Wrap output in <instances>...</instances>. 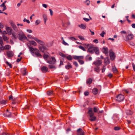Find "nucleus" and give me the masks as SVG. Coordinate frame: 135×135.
Returning <instances> with one entry per match:
<instances>
[{
  "instance_id": "obj_24",
  "label": "nucleus",
  "mask_w": 135,
  "mask_h": 135,
  "mask_svg": "<svg viewBox=\"0 0 135 135\" xmlns=\"http://www.w3.org/2000/svg\"><path fill=\"white\" fill-rule=\"evenodd\" d=\"M43 17L44 18V21L45 24H46V22L47 20V18L46 15L45 14L43 15Z\"/></svg>"
},
{
  "instance_id": "obj_62",
  "label": "nucleus",
  "mask_w": 135,
  "mask_h": 135,
  "mask_svg": "<svg viewBox=\"0 0 135 135\" xmlns=\"http://www.w3.org/2000/svg\"><path fill=\"white\" fill-rule=\"evenodd\" d=\"M49 10L50 12V15L52 16L53 15V12L51 9H49Z\"/></svg>"
},
{
  "instance_id": "obj_34",
  "label": "nucleus",
  "mask_w": 135,
  "mask_h": 135,
  "mask_svg": "<svg viewBox=\"0 0 135 135\" xmlns=\"http://www.w3.org/2000/svg\"><path fill=\"white\" fill-rule=\"evenodd\" d=\"M126 114L128 115H131L132 113L133 112L132 111L129 110H126Z\"/></svg>"
},
{
  "instance_id": "obj_53",
  "label": "nucleus",
  "mask_w": 135,
  "mask_h": 135,
  "mask_svg": "<svg viewBox=\"0 0 135 135\" xmlns=\"http://www.w3.org/2000/svg\"><path fill=\"white\" fill-rule=\"evenodd\" d=\"M89 94V93L88 91H86L84 93V94L86 96H88Z\"/></svg>"
},
{
  "instance_id": "obj_55",
  "label": "nucleus",
  "mask_w": 135,
  "mask_h": 135,
  "mask_svg": "<svg viewBox=\"0 0 135 135\" xmlns=\"http://www.w3.org/2000/svg\"><path fill=\"white\" fill-rule=\"evenodd\" d=\"M23 74L24 75H26V69H24L23 70Z\"/></svg>"
},
{
  "instance_id": "obj_43",
  "label": "nucleus",
  "mask_w": 135,
  "mask_h": 135,
  "mask_svg": "<svg viewBox=\"0 0 135 135\" xmlns=\"http://www.w3.org/2000/svg\"><path fill=\"white\" fill-rule=\"evenodd\" d=\"M112 71L115 73H116L117 72V70L115 67L112 68Z\"/></svg>"
},
{
  "instance_id": "obj_41",
  "label": "nucleus",
  "mask_w": 135,
  "mask_h": 135,
  "mask_svg": "<svg viewBox=\"0 0 135 135\" xmlns=\"http://www.w3.org/2000/svg\"><path fill=\"white\" fill-rule=\"evenodd\" d=\"M78 47L80 48V49H81L82 50H83L84 51H86V50H85V48L83 47V46L80 45L78 46Z\"/></svg>"
},
{
  "instance_id": "obj_42",
  "label": "nucleus",
  "mask_w": 135,
  "mask_h": 135,
  "mask_svg": "<svg viewBox=\"0 0 135 135\" xmlns=\"http://www.w3.org/2000/svg\"><path fill=\"white\" fill-rule=\"evenodd\" d=\"M84 46L85 48H87L88 47H89L90 45L89 44H84L83 45Z\"/></svg>"
},
{
  "instance_id": "obj_44",
  "label": "nucleus",
  "mask_w": 135,
  "mask_h": 135,
  "mask_svg": "<svg viewBox=\"0 0 135 135\" xmlns=\"http://www.w3.org/2000/svg\"><path fill=\"white\" fill-rule=\"evenodd\" d=\"M52 59L51 61H53L54 62V64L56 61V60L55 59V57H51V58H50V59Z\"/></svg>"
},
{
  "instance_id": "obj_19",
  "label": "nucleus",
  "mask_w": 135,
  "mask_h": 135,
  "mask_svg": "<svg viewBox=\"0 0 135 135\" xmlns=\"http://www.w3.org/2000/svg\"><path fill=\"white\" fill-rule=\"evenodd\" d=\"M94 71L98 73H99L100 70V67L99 66H96L94 68Z\"/></svg>"
},
{
  "instance_id": "obj_21",
  "label": "nucleus",
  "mask_w": 135,
  "mask_h": 135,
  "mask_svg": "<svg viewBox=\"0 0 135 135\" xmlns=\"http://www.w3.org/2000/svg\"><path fill=\"white\" fill-rule=\"evenodd\" d=\"M47 53L48 54L47 52L44 53V54L43 55V57L44 59L46 60H47V59L49 57V56L48 54H47Z\"/></svg>"
},
{
  "instance_id": "obj_61",
  "label": "nucleus",
  "mask_w": 135,
  "mask_h": 135,
  "mask_svg": "<svg viewBox=\"0 0 135 135\" xmlns=\"http://www.w3.org/2000/svg\"><path fill=\"white\" fill-rule=\"evenodd\" d=\"M83 20H85L86 22H88L89 21V19L85 18H83Z\"/></svg>"
},
{
  "instance_id": "obj_5",
  "label": "nucleus",
  "mask_w": 135,
  "mask_h": 135,
  "mask_svg": "<svg viewBox=\"0 0 135 135\" xmlns=\"http://www.w3.org/2000/svg\"><path fill=\"white\" fill-rule=\"evenodd\" d=\"M10 23L14 30L16 32H17L18 29L14 23L12 21H11L10 22Z\"/></svg>"
},
{
  "instance_id": "obj_11",
  "label": "nucleus",
  "mask_w": 135,
  "mask_h": 135,
  "mask_svg": "<svg viewBox=\"0 0 135 135\" xmlns=\"http://www.w3.org/2000/svg\"><path fill=\"white\" fill-rule=\"evenodd\" d=\"M134 37L133 35L131 34H129L126 37V41H128V40H131L133 39Z\"/></svg>"
},
{
  "instance_id": "obj_46",
  "label": "nucleus",
  "mask_w": 135,
  "mask_h": 135,
  "mask_svg": "<svg viewBox=\"0 0 135 135\" xmlns=\"http://www.w3.org/2000/svg\"><path fill=\"white\" fill-rule=\"evenodd\" d=\"M6 63L8 65L9 67L10 68H12V66L11 64L9 63L8 61H6Z\"/></svg>"
},
{
  "instance_id": "obj_29",
  "label": "nucleus",
  "mask_w": 135,
  "mask_h": 135,
  "mask_svg": "<svg viewBox=\"0 0 135 135\" xmlns=\"http://www.w3.org/2000/svg\"><path fill=\"white\" fill-rule=\"evenodd\" d=\"M11 113L10 112H7L4 115V116L6 117H10L11 116Z\"/></svg>"
},
{
  "instance_id": "obj_57",
  "label": "nucleus",
  "mask_w": 135,
  "mask_h": 135,
  "mask_svg": "<svg viewBox=\"0 0 135 135\" xmlns=\"http://www.w3.org/2000/svg\"><path fill=\"white\" fill-rule=\"evenodd\" d=\"M106 69V67L105 66L103 67V68L102 69V73H104Z\"/></svg>"
},
{
  "instance_id": "obj_49",
  "label": "nucleus",
  "mask_w": 135,
  "mask_h": 135,
  "mask_svg": "<svg viewBox=\"0 0 135 135\" xmlns=\"http://www.w3.org/2000/svg\"><path fill=\"white\" fill-rule=\"evenodd\" d=\"M62 43L65 45L68 46L69 45V44L66 42L64 40L62 41Z\"/></svg>"
},
{
  "instance_id": "obj_59",
  "label": "nucleus",
  "mask_w": 135,
  "mask_h": 135,
  "mask_svg": "<svg viewBox=\"0 0 135 135\" xmlns=\"http://www.w3.org/2000/svg\"><path fill=\"white\" fill-rule=\"evenodd\" d=\"M69 39L73 41H75L76 40L74 37H70L69 38Z\"/></svg>"
},
{
  "instance_id": "obj_14",
  "label": "nucleus",
  "mask_w": 135,
  "mask_h": 135,
  "mask_svg": "<svg viewBox=\"0 0 135 135\" xmlns=\"http://www.w3.org/2000/svg\"><path fill=\"white\" fill-rule=\"evenodd\" d=\"M73 58L75 60H77L78 61L80 59H84V57L83 56H73Z\"/></svg>"
},
{
  "instance_id": "obj_10",
  "label": "nucleus",
  "mask_w": 135,
  "mask_h": 135,
  "mask_svg": "<svg viewBox=\"0 0 135 135\" xmlns=\"http://www.w3.org/2000/svg\"><path fill=\"white\" fill-rule=\"evenodd\" d=\"M109 56L110 59L112 61H113L115 58V55L114 52L113 51H110Z\"/></svg>"
},
{
  "instance_id": "obj_32",
  "label": "nucleus",
  "mask_w": 135,
  "mask_h": 135,
  "mask_svg": "<svg viewBox=\"0 0 135 135\" xmlns=\"http://www.w3.org/2000/svg\"><path fill=\"white\" fill-rule=\"evenodd\" d=\"M47 94L48 95H51L54 94L53 91L52 90H49L47 91Z\"/></svg>"
},
{
  "instance_id": "obj_31",
  "label": "nucleus",
  "mask_w": 135,
  "mask_h": 135,
  "mask_svg": "<svg viewBox=\"0 0 135 135\" xmlns=\"http://www.w3.org/2000/svg\"><path fill=\"white\" fill-rule=\"evenodd\" d=\"M92 80L91 78H89L86 81V83L88 85L92 83Z\"/></svg>"
},
{
  "instance_id": "obj_47",
  "label": "nucleus",
  "mask_w": 135,
  "mask_h": 135,
  "mask_svg": "<svg viewBox=\"0 0 135 135\" xmlns=\"http://www.w3.org/2000/svg\"><path fill=\"white\" fill-rule=\"evenodd\" d=\"M78 37L81 40H85V38L82 36H79Z\"/></svg>"
},
{
  "instance_id": "obj_60",
  "label": "nucleus",
  "mask_w": 135,
  "mask_h": 135,
  "mask_svg": "<svg viewBox=\"0 0 135 135\" xmlns=\"http://www.w3.org/2000/svg\"><path fill=\"white\" fill-rule=\"evenodd\" d=\"M27 37H28L29 38H30V39H33V38H34L35 37H32L30 35H27Z\"/></svg>"
},
{
  "instance_id": "obj_22",
  "label": "nucleus",
  "mask_w": 135,
  "mask_h": 135,
  "mask_svg": "<svg viewBox=\"0 0 135 135\" xmlns=\"http://www.w3.org/2000/svg\"><path fill=\"white\" fill-rule=\"evenodd\" d=\"M3 41L2 38L1 37H0V48L1 49H3Z\"/></svg>"
},
{
  "instance_id": "obj_23",
  "label": "nucleus",
  "mask_w": 135,
  "mask_h": 135,
  "mask_svg": "<svg viewBox=\"0 0 135 135\" xmlns=\"http://www.w3.org/2000/svg\"><path fill=\"white\" fill-rule=\"evenodd\" d=\"M92 92L94 94L96 95L98 93V90L97 88H94L93 89Z\"/></svg>"
},
{
  "instance_id": "obj_54",
  "label": "nucleus",
  "mask_w": 135,
  "mask_h": 135,
  "mask_svg": "<svg viewBox=\"0 0 135 135\" xmlns=\"http://www.w3.org/2000/svg\"><path fill=\"white\" fill-rule=\"evenodd\" d=\"M73 64L76 67H78V63L76 61H74L73 63Z\"/></svg>"
},
{
  "instance_id": "obj_16",
  "label": "nucleus",
  "mask_w": 135,
  "mask_h": 135,
  "mask_svg": "<svg viewBox=\"0 0 135 135\" xmlns=\"http://www.w3.org/2000/svg\"><path fill=\"white\" fill-rule=\"evenodd\" d=\"M97 55H98L99 53V50L98 48L97 47H95L94 49V52Z\"/></svg>"
},
{
  "instance_id": "obj_52",
  "label": "nucleus",
  "mask_w": 135,
  "mask_h": 135,
  "mask_svg": "<svg viewBox=\"0 0 135 135\" xmlns=\"http://www.w3.org/2000/svg\"><path fill=\"white\" fill-rule=\"evenodd\" d=\"M47 62L49 64H54V62L52 61L51 60H48L47 61Z\"/></svg>"
},
{
  "instance_id": "obj_35",
  "label": "nucleus",
  "mask_w": 135,
  "mask_h": 135,
  "mask_svg": "<svg viewBox=\"0 0 135 135\" xmlns=\"http://www.w3.org/2000/svg\"><path fill=\"white\" fill-rule=\"evenodd\" d=\"M2 36L3 39L4 41H6L7 40L9 39V38L8 37L4 35H2Z\"/></svg>"
},
{
  "instance_id": "obj_25",
  "label": "nucleus",
  "mask_w": 135,
  "mask_h": 135,
  "mask_svg": "<svg viewBox=\"0 0 135 135\" xmlns=\"http://www.w3.org/2000/svg\"><path fill=\"white\" fill-rule=\"evenodd\" d=\"M11 48V46L8 45H7L5 46L4 47L3 46V49H1L2 50H8Z\"/></svg>"
},
{
  "instance_id": "obj_6",
  "label": "nucleus",
  "mask_w": 135,
  "mask_h": 135,
  "mask_svg": "<svg viewBox=\"0 0 135 135\" xmlns=\"http://www.w3.org/2000/svg\"><path fill=\"white\" fill-rule=\"evenodd\" d=\"M95 47H94L92 45H90L88 50L87 52L91 54L94 53V49Z\"/></svg>"
},
{
  "instance_id": "obj_18",
  "label": "nucleus",
  "mask_w": 135,
  "mask_h": 135,
  "mask_svg": "<svg viewBox=\"0 0 135 135\" xmlns=\"http://www.w3.org/2000/svg\"><path fill=\"white\" fill-rule=\"evenodd\" d=\"M7 55L8 57H12L13 55V53L12 52L8 51L7 52Z\"/></svg>"
},
{
  "instance_id": "obj_45",
  "label": "nucleus",
  "mask_w": 135,
  "mask_h": 135,
  "mask_svg": "<svg viewBox=\"0 0 135 135\" xmlns=\"http://www.w3.org/2000/svg\"><path fill=\"white\" fill-rule=\"evenodd\" d=\"M98 107H94L93 108L94 111L95 113L97 112L98 110Z\"/></svg>"
},
{
  "instance_id": "obj_36",
  "label": "nucleus",
  "mask_w": 135,
  "mask_h": 135,
  "mask_svg": "<svg viewBox=\"0 0 135 135\" xmlns=\"http://www.w3.org/2000/svg\"><path fill=\"white\" fill-rule=\"evenodd\" d=\"M49 68L50 69L54 68L56 69V67L55 66L53 65H49L48 66Z\"/></svg>"
},
{
  "instance_id": "obj_28",
  "label": "nucleus",
  "mask_w": 135,
  "mask_h": 135,
  "mask_svg": "<svg viewBox=\"0 0 135 135\" xmlns=\"http://www.w3.org/2000/svg\"><path fill=\"white\" fill-rule=\"evenodd\" d=\"M0 7H3V8L2 10V11H3L5 10H6L7 9L6 7L5 4H4V3H3L2 4L0 5Z\"/></svg>"
},
{
  "instance_id": "obj_20",
  "label": "nucleus",
  "mask_w": 135,
  "mask_h": 135,
  "mask_svg": "<svg viewBox=\"0 0 135 135\" xmlns=\"http://www.w3.org/2000/svg\"><path fill=\"white\" fill-rule=\"evenodd\" d=\"M104 63L107 64H109L110 63V60L108 57H106L104 59Z\"/></svg>"
},
{
  "instance_id": "obj_3",
  "label": "nucleus",
  "mask_w": 135,
  "mask_h": 135,
  "mask_svg": "<svg viewBox=\"0 0 135 135\" xmlns=\"http://www.w3.org/2000/svg\"><path fill=\"white\" fill-rule=\"evenodd\" d=\"M102 60L98 59L94 61L93 63V64L95 65L96 66H99L102 64Z\"/></svg>"
},
{
  "instance_id": "obj_13",
  "label": "nucleus",
  "mask_w": 135,
  "mask_h": 135,
  "mask_svg": "<svg viewBox=\"0 0 135 135\" xmlns=\"http://www.w3.org/2000/svg\"><path fill=\"white\" fill-rule=\"evenodd\" d=\"M41 70V71L43 73H46L48 70V68L45 66H43L42 67Z\"/></svg>"
},
{
  "instance_id": "obj_58",
  "label": "nucleus",
  "mask_w": 135,
  "mask_h": 135,
  "mask_svg": "<svg viewBox=\"0 0 135 135\" xmlns=\"http://www.w3.org/2000/svg\"><path fill=\"white\" fill-rule=\"evenodd\" d=\"M105 34V33L104 31L102 32V33H101L100 34V35L102 37H103L104 36V35Z\"/></svg>"
},
{
  "instance_id": "obj_63",
  "label": "nucleus",
  "mask_w": 135,
  "mask_h": 135,
  "mask_svg": "<svg viewBox=\"0 0 135 135\" xmlns=\"http://www.w3.org/2000/svg\"><path fill=\"white\" fill-rule=\"evenodd\" d=\"M2 35H4L7 34V33L5 31H4L2 33Z\"/></svg>"
},
{
  "instance_id": "obj_8",
  "label": "nucleus",
  "mask_w": 135,
  "mask_h": 135,
  "mask_svg": "<svg viewBox=\"0 0 135 135\" xmlns=\"http://www.w3.org/2000/svg\"><path fill=\"white\" fill-rule=\"evenodd\" d=\"M33 39L36 41L39 44L41 45V46L45 45V43L43 41L38 39L37 38L35 37L33 38Z\"/></svg>"
},
{
  "instance_id": "obj_33",
  "label": "nucleus",
  "mask_w": 135,
  "mask_h": 135,
  "mask_svg": "<svg viewBox=\"0 0 135 135\" xmlns=\"http://www.w3.org/2000/svg\"><path fill=\"white\" fill-rule=\"evenodd\" d=\"M11 34L12 35V36L15 39H16L17 38V36L16 33L14 32H13Z\"/></svg>"
},
{
  "instance_id": "obj_1",
  "label": "nucleus",
  "mask_w": 135,
  "mask_h": 135,
  "mask_svg": "<svg viewBox=\"0 0 135 135\" xmlns=\"http://www.w3.org/2000/svg\"><path fill=\"white\" fill-rule=\"evenodd\" d=\"M88 114H89V120L91 121H94L96 120V117L94 115V113L93 112L92 108H88Z\"/></svg>"
},
{
  "instance_id": "obj_26",
  "label": "nucleus",
  "mask_w": 135,
  "mask_h": 135,
  "mask_svg": "<svg viewBox=\"0 0 135 135\" xmlns=\"http://www.w3.org/2000/svg\"><path fill=\"white\" fill-rule=\"evenodd\" d=\"M39 51H35L34 53L37 57H41L42 56L41 54L39 52Z\"/></svg>"
},
{
  "instance_id": "obj_50",
  "label": "nucleus",
  "mask_w": 135,
  "mask_h": 135,
  "mask_svg": "<svg viewBox=\"0 0 135 135\" xmlns=\"http://www.w3.org/2000/svg\"><path fill=\"white\" fill-rule=\"evenodd\" d=\"M23 21L24 22H26L28 23H29L30 22L29 20L26 19V18H25L23 20Z\"/></svg>"
},
{
  "instance_id": "obj_15",
  "label": "nucleus",
  "mask_w": 135,
  "mask_h": 135,
  "mask_svg": "<svg viewBox=\"0 0 135 135\" xmlns=\"http://www.w3.org/2000/svg\"><path fill=\"white\" fill-rule=\"evenodd\" d=\"M6 30L8 32V34L11 35V34L12 30L11 27H7L6 28Z\"/></svg>"
},
{
  "instance_id": "obj_30",
  "label": "nucleus",
  "mask_w": 135,
  "mask_h": 135,
  "mask_svg": "<svg viewBox=\"0 0 135 135\" xmlns=\"http://www.w3.org/2000/svg\"><path fill=\"white\" fill-rule=\"evenodd\" d=\"M79 26L81 28L83 29H85L86 27V25L83 24H81L80 25H79Z\"/></svg>"
},
{
  "instance_id": "obj_56",
  "label": "nucleus",
  "mask_w": 135,
  "mask_h": 135,
  "mask_svg": "<svg viewBox=\"0 0 135 135\" xmlns=\"http://www.w3.org/2000/svg\"><path fill=\"white\" fill-rule=\"evenodd\" d=\"M114 129L115 130L117 131L120 129V128L118 127H115L114 128Z\"/></svg>"
},
{
  "instance_id": "obj_4",
  "label": "nucleus",
  "mask_w": 135,
  "mask_h": 135,
  "mask_svg": "<svg viewBox=\"0 0 135 135\" xmlns=\"http://www.w3.org/2000/svg\"><path fill=\"white\" fill-rule=\"evenodd\" d=\"M124 99V95L121 94H119L116 97V100L118 102L123 101Z\"/></svg>"
},
{
  "instance_id": "obj_39",
  "label": "nucleus",
  "mask_w": 135,
  "mask_h": 135,
  "mask_svg": "<svg viewBox=\"0 0 135 135\" xmlns=\"http://www.w3.org/2000/svg\"><path fill=\"white\" fill-rule=\"evenodd\" d=\"M7 102V101L5 100H3L1 101L0 103L2 104H6Z\"/></svg>"
},
{
  "instance_id": "obj_7",
  "label": "nucleus",
  "mask_w": 135,
  "mask_h": 135,
  "mask_svg": "<svg viewBox=\"0 0 135 135\" xmlns=\"http://www.w3.org/2000/svg\"><path fill=\"white\" fill-rule=\"evenodd\" d=\"M43 45L42 46H38V48L40 51L43 53H45L44 51L45 50H47V49L46 47Z\"/></svg>"
},
{
  "instance_id": "obj_9",
  "label": "nucleus",
  "mask_w": 135,
  "mask_h": 135,
  "mask_svg": "<svg viewBox=\"0 0 135 135\" xmlns=\"http://www.w3.org/2000/svg\"><path fill=\"white\" fill-rule=\"evenodd\" d=\"M77 132L78 135H84V131L81 128L78 129L77 131Z\"/></svg>"
},
{
  "instance_id": "obj_27",
  "label": "nucleus",
  "mask_w": 135,
  "mask_h": 135,
  "mask_svg": "<svg viewBox=\"0 0 135 135\" xmlns=\"http://www.w3.org/2000/svg\"><path fill=\"white\" fill-rule=\"evenodd\" d=\"M29 42L30 43V46H31V45L34 46H36L37 45L36 43L34 41H29Z\"/></svg>"
},
{
  "instance_id": "obj_51",
  "label": "nucleus",
  "mask_w": 135,
  "mask_h": 135,
  "mask_svg": "<svg viewBox=\"0 0 135 135\" xmlns=\"http://www.w3.org/2000/svg\"><path fill=\"white\" fill-rule=\"evenodd\" d=\"M40 22V20H38L36 21L35 22V23L36 25L39 24Z\"/></svg>"
},
{
  "instance_id": "obj_17",
  "label": "nucleus",
  "mask_w": 135,
  "mask_h": 135,
  "mask_svg": "<svg viewBox=\"0 0 135 135\" xmlns=\"http://www.w3.org/2000/svg\"><path fill=\"white\" fill-rule=\"evenodd\" d=\"M28 47L31 54L33 55V54L34 53V48L32 47V46H31L30 45L28 46Z\"/></svg>"
},
{
  "instance_id": "obj_38",
  "label": "nucleus",
  "mask_w": 135,
  "mask_h": 135,
  "mask_svg": "<svg viewBox=\"0 0 135 135\" xmlns=\"http://www.w3.org/2000/svg\"><path fill=\"white\" fill-rule=\"evenodd\" d=\"M65 68L66 69H69L72 68V66L71 65H67L65 66Z\"/></svg>"
},
{
  "instance_id": "obj_2",
  "label": "nucleus",
  "mask_w": 135,
  "mask_h": 135,
  "mask_svg": "<svg viewBox=\"0 0 135 135\" xmlns=\"http://www.w3.org/2000/svg\"><path fill=\"white\" fill-rule=\"evenodd\" d=\"M21 31L22 33L23 32ZM18 36L19 37V40L22 41L25 40L26 39H27V37L23 33L21 34H18Z\"/></svg>"
},
{
  "instance_id": "obj_12",
  "label": "nucleus",
  "mask_w": 135,
  "mask_h": 135,
  "mask_svg": "<svg viewBox=\"0 0 135 135\" xmlns=\"http://www.w3.org/2000/svg\"><path fill=\"white\" fill-rule=\"evenodd\" d=\"M102 51L103 53L105 54L107 56L108 55V50L107 47H103L102 49Z\"/></svg>"
},
{
  "instance_id": "obj_40",
  "label": "nucleus",
  "mask_w": 135,
  "mask_h": 135,
  "mask_svg": "<svg viewBox=\"0 0 135 135\" xmlns=\"http://www.w3.org/2000/svg\"><path fill=\"white\" fill-rule=\"evenodd\" d=\"M66 57L67 59L69 60H71L72 59V56L70 55H69L66 56Z\"/></svg>"
},
{
  "instance_id": "obj_64",
  "label": "nucleus",
  "mask_w": 135,
  "mask_h": 135,
  "mask_svg": "<svg viewBox=\"0 0 135 135\" xmlns=\"http://www.w3.org/2000/svg\"><path fill=\"white\" fill-rule=\"evenodd\" d=\"M132 65L133 70L135 71V65L133 63L132 64Z\"/></svg>"
},
{
  "instance_id": "obj_48",
  "label": "nucleus",
  "mask_w": 135,
  "mask_h": 135,
  "mask_svg": "<svg viewBox=\"0 0 135 135\" xmlns=\"http://www.w3.org/2000/svg\"><path fill=\"white\" fill-rule=\"evenodd\" d=\"M82 59H79L78 60V61L81 64H83L84 63V62L82 60Z\"/></svg>"
},
{
  "instance_id": "obj_37",
  "label": "nucleus",
  "mask_w": 135,
  "mask_h": 135,
  "mask_svg": "<svg viewBox=\"0 0 135 135\" xmlns=\"http://www.w3.org/2000/svg\"><path fill=\"white\" fill-rule=\"evenodd\" d=\"M59 55L62 57H66V56L64 54L62 53L61 52H59Z\"/></svg>"
}]
</instances>
